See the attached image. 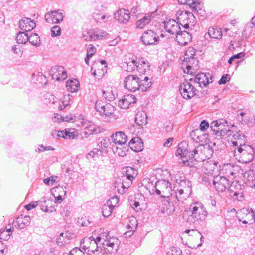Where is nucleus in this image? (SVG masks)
<instances>
[{
  "label": "nucleus",
  "instance_id": "1",
  "mask_svg": "<svg viewBox=\"0 0 255 255\" xmlns=\"http://www.w3.org/2000/svg\"><path fill=\"white\" fill-rule=\"evenodd\" d=\"M175 154L181 157L188 158V159L183 160V164L185 166L192 167L195 166L196 162L204 161L210 158L213 154V150L208 145L200 144L194 146L192 144H188L183 141L178 145Z\"/></svg>",
  "mask_w": 255,
  "mask_h": 255
},
{
  "label": "nucleus",
  "instance_id": "2",
  "mask_svg": "<svg viewBox=\"0 0 255 255\" xmlns=\"http://www.w3.org/2000/svg\"><path fill=\"white\" fill-rule=\"evenodd\" d=\"M190 215L187 219V221L190 224L194 226L200 225L205 220L208 212L204 205L200 202H195L191 204L189 207Z\"/></svg>",
  "mask_w": 255,
  "mask_h": 255
},
{
  "label": "nucleus",
  "instance_id": "3",
  "mask_svg": "<svg viewBox=\"0 0 255 255\" xmlns=\"http://www.w3.org/2000/svg\"><path fill=\"white\" fill-rule=\"evenodd\" d=\"M104 234L103 236H98L96 238L93 237H90V239L91 241L94 242V244H95L97 246V248L95 251H97V248H101V246L105 250L106 252L109 253H116L119 248V240L117 238H111L109 239L107 237V235L106 236V239L103 238Z\"/></svg>",
  "mask_w": 255,
  "mask_h": 255
},
{
  "label": "nucleus",
  "instance_id": "4",
  "mask_svg": "<svg viewBox=\"0 0 255 255\" xmlns=\"http://www.w3.org/2000/svg\"><path fill=\"white\" fill-rule=\"evenodd\" d=\"M233 155L239 162L248 163L253 158L254 151L250 145L244 144L240 147H236L233 151Z\"/></svg>",
  "mask_w": 255,
  "mask_h": 255
},
{
  "label": "nucleus",
  "instance_id": "5",
  "mask_svg": "<svg viewBox=\"0 0 255 255\" xmlns=\"http://www.w3.org/2000/svg\"><path fill=\"white\" fill-rule=\"evenodd\" d=\"M210 128L216 135L220 136L222 138H226L231 130L227 125L226 120L224 119H219L213 121L211 124Z\"/></svg>",
  "mask_w": 255,
  "mask_h": 255
},
{
  "label": "nucleus",
  "instance_id": "6",
  "mask_svg": "<svg viewBox=\"0 0 255 255\" xmlns=\"http://www.w3.org/2000/svg\"><path fill=\"white\" fill-rule=\"evenodd\" d=\"M155 192L161 198H169L172 196L174 191L171 188L170 182L166 180H158L155 185Z\"/></svg>",
  "mask_w": 255,
  "mask_h": 255
},
{
  "label": "nucleus",
  "instance_id": "7",
  "mask_svg": "<svg viewBox=\"0 0 255 255\" xmlns=\"http://www.w3.org/2000/svg\"><path fill=\"white\" fill-rule=\"evenodd\" d=\"M230 146L234 149L240 147L246 143V138L244 135L240 131H234L232 130L226 137Z\"/></svg>",
  "mask_w": 255,
  "mask_h": 255
},
{
  "label": "nucleus",
  "instance_id": "8",
  "mask_svg": "<svg viewBox=\"0 0 255 255\" xmlns=\"http://www.w3.org/2000/svg\"><path fill=\"white\" fill-rule=\"evenodd\" d=\"M192 78H190L189 81L185 80L179 86V90L181 96L184 99H190L194 97L197 94V90L194 86L192 84Z\"/></svg>",
  "mask_w": 255,
  "mask_h": 255
},
{
  "label": "nucleus",
  "instance_id": "9",
  "mask_svg": "<svg viewBox=\"0 0 255 255\" xmlns=\"http://www.w3.org/2000/svg\"><path fill=\"white\" fill-rule=\"evenodd\" d=\"M194 18L192 13L182 11L178 12L177 20L180 25L185 29H188L190 26H194Z\"/></svg>",
  "mask_w": 255,
  "mask_h": 255
},
{
  "label": "nucleus",
  "instance_id": "10",
  "mask_svg": "<svg viewBox=\"0 0 255 255\" xmlns=\"http://www.w3.org/2000/svg\"><path fill=\"white\" fill-rule=\"evenodd\" d=\"M95 110L101 115L110 117L114 114L115 107L109 103H105L101 101H97L95 104Z\"/></svg>",
  "mask_w": 255,
  "mask_h": 255
},
{
  "label": "nucleus",
  "instance_id": "11",
  "mask_svg": "<svg viewBox=\"0 0 255 255\" xmlns=\"http://www.w3.org/2000/svg\"><path fill=\"white\" fill-rule=\"evenodd\" d=\"M134 179V175L127 173V175H123L121 178L118 179L116 181V184L121 185V189L118 188V193L123 194L131 185L133 179Z\"/></svg>",
  "mask_w": 255,
  "mask_h": 255
},
{
  "label": "nucleus",
  "instance_id": "12",
  "mask_svg": "<svg viewBox=\"0 0 255 255\" xmlns=\"http://www.w3.org/2000/svg\"><path fill=\"white\" fill-rule=\"evenodd\" d=\"M139 77L134 75H129L124 79V87L131 92L140 90Z\"/></svg>",
  "mask_w": 255,
  "mask_h": 255
},
{
  "label": "nucleus",
  "instance_id": "13",
  "mask_svg": "<svg viewBox=\"0 0 255 255\" xmlns=\"http://www.w3.org/2000/svg\"><path fill=\"white\" fill-rule=\"evenodd\" d=\"M198 63V61L195 58L184 59L181 65L182 69L184 73L192 75L199 68Z\"/></svg>",
  "mask_w": 255,
  "mask_h": 255
},
{
  "label": "nucleus",
  "instance_id": "14",
  "mask_svg": "<svg viewBox=\"0 0 255 255\" xmlns=\"http://www.w3.org/2000/svg\"><path fill=\"white\" fill-rule=\"evenodd\" d=\"M141 39L143 44L146 45L155 44L159 41V37L156 33L151 30L144 32Z\"/></svg>",
  "mask_w": 255,
  "mask_h": 255
},
{
  "label": "nucleus",
  "instance_id": "15",
  "mask_svg": "<svg viewBox=\"0 0 255 255\" xmlns=\"http://www.w3.org/2000/svg\"><path fill=\"white\" fill-rule=\"evenodd\" d=\"M213 184L217 191L223 192L228 187L229 181L226 177L218 175L214 177Z\"/></svg>",
  "mask_w": 255,
  "mask_h": 255
},
{
  "label": "nucleus",
  "instance_id": "16",
  "mask_svg": "<svg viewBox=\"0 0 255 255\" xmlns=\"http://www.w3.org/2000/svg\"><path fill=\"white\" fill-rule=\"evenodd\" d=\"M50 74L52 79L57 81L63 80L67 76V72L63 66H54L50 71Z\"/></svg>",
  "mask_w": 255,
  "mask_h": 255
},
{
  "label": "nucleus",
  "instance_id": "17",
  "mask_svg": "<svg viewBox=\"0 0 255 255\" xmlns=\"http://www.w3.org/2000/svg\"><path fill=\"white\" fill-rule=\"evenodd\" d=\"M45 21L49 23H57L63 19L62 11L55 10L48 12L45 15Z\"/></svg>",
  "mask_w": 255,
  "mask_h": 255
},
{
  "label": "nucleus",
  "instance_id": "18",
  "mask_svg": "<svg viewBox=\"0 0 255 255\" xmlns=\"http://www.w3.org/2000/svg\"><path fill=\"white\" fill-rule=\"evenodd\" d=\"M164 26L166 31L172 35H176L181 31L180 24L173 19L165 21Z\"/></svg>",
  "mask_w": 255,
  "mask_h": 255
},
{
  "label": "nucleus",
  "instance_id": "19",
  "mask_svg": "<svg viewBox=\"0 0 255 255\" xmlns=\"http://www.w3.org/2000/svg\"><path fill=\"white\" fill-rule=\"evenodd\" d=\"M212 82V76L209 73L205 74L204 73L197 74L193 80V82L195 84H198L200 87H205L210 82Z\"/></svg>",
  "mask_w": 255,
  "mask_h": 255
},
{
  "label": "nucleus",
  "instance_id": "20",
  "mask_svg": "<svg viewBox=\"0 0 255 255\" xmlns=\"http://www.w3.org/2000/svg\"><path fill=\"white\" fill-rule=\"evenodd\" d=\"M130 15L128 10L120 9L115 13V18L121 23L126 24L130 19Z\"/></svg>",
  "mask_w": 255,
  "mask_h": 255
},
{
  "label": "nucleus",
  "instance_id": "21",
  "mask_svg": "<svg viewBox=\"0 0 255 255\" xmlns=\"http://www.w3.org/2000/svg\"><path fill=\"white\" fill-rule=\"evenodd\" d=\"M136 102V98L132 94H128L125 95L123 99L120 100L118 102V105L122 109H127L132 104H134Z\"/></svg>",
  "mask_w": 255,
  "mask_h": 255
},
{
  "label": "nucleus",
  "instance_id": "22",
  "mask_svg": "<svg viewBox=\"0 0 255 255\" xmlns=\"http://www.w3.org/2000/svg\"><path fill=\"white\" fill-rule=\"evenodd\" d=\"M30 223V218L29 216L22 215L18 216L13 222L12 225L16 228L24 229Z\"/></svg>",
  "mask_w": 255,
  "mask_h": 255
},
{
  "label": "nucleus",
  "instance_id": "23",
  "mask_svg": "<svg viewBox=\"0 0 255 255\" xmlns=\"http://www.w3.org/2000/svg\"><path fill=\"white\" fill-rule=\"evenodd\" d=\"M191 40V34L186 31H180V32L176 34V40L180 45H187Z\"/></svg>",
  "mask_w": 255,
  "mask_h": 255
},
{
  "label": "nucleus",
  "instance_id": "24",
  "mask_svg": "<svg viewBox=\"0 0 255 255\" xmlns=\"http://www.w3.org/2000/svg\"><path fill=\"white\" fill-rule=\"evenodd\" d=\"M112 142L114 144H118L122 146H126L127 141V136L122 131L117 132L115 134L111 136Z\"/></svg>",
  "mask_w": 255,
  "mask_h": 255
},
{
  "label": "nucleus",
  "instance_id": "25",
  "mask_svg": "<svg viewBox=\"0 0 255 255\" xmlns=\"http://www.w3.org/2000/svg\"><path fill=\"white\" fill-rule=\"evenodd\" d=\"M36 26L33 20L29 18H24L19 21V27L20 29L25 31H29L32 30Z\"/></svg>",
  "mask_w": 255,
  "mask_h": 255
},
{
  "label": "nucleus",
  "instance_id": "26",
  "mask_svg": "<svg viewBox=\"0 0 255 255\" xmlns=\"http://www.w3.org/2000/svg\"><path fill=\"white\" fill-rule=\"evenodd\" d=\"M128 146L135 152H140L143 149V142L139 137H136L131 139Z\"/></svg>",
  "mask_w": 255,
  "mask_h": 255
},
{
  "label": "nucleus",
  "instance_id": "27",
  "mask_svg": "<svg viewBox=\"0 0 255 255\" xmlns=\"http://www.w3.org/2000/svg\"><path fill=\"white\" fill-rule=\"evenodd\" d=\"M237 119L239 122L244 124L253 123V116L248 111L241 112L237 115Z\"/></svg>",
  "mask_w": 255,
  "mask_h": 255
},
{
  "label": "nucleus",
  "instance_id": "28",
  "mask_svg": "<svg viewBox=\"0 0 255 255\" xmlns=\"http://www.w3.org/2000/svg\"><path fill=\"white\" fill-rule=\"evenodd\" d=\"M175 193V197L179 202H183L188 198L191 193V189L187 187V189H183L182 188H178Z\"/></svg>",
  "mask_w": 255,
  "mask_h": 255
},
{
  "label": "nucleus",
  "instance_id": "29",
  "mask_svg": "<svg viewBox=\"0 0 255 255\" xmlns=\"http://www.w3.org/2000/svg\"><path fill=\"white\" fill-rule=\"evenodd\" d=\"M217 163L214 161H206L203 163L202 170L206 174H212Z\"/></svg>",
  "mask_w": 255,
  "mask_h": 255
},
{
  "label": "nucleus",
  "instance_id": "30",
  "mask_svg": "<svg viewBox=\"0 0 255 255\" xmlns=\"http://www.w3.org/2000/svg\"><path fill=\"white\" fill-rule=\"evenodd\" d=\"M153 17L152 13L146 14L142 18L136 21V25L137 28L140 29L143 28L146 25L151 22Z\"/></svg>",
  "mask_w": 255,
  "mask_h": 255
},
{
  "label": "nucleus",
  "instance_id": "31",
  "mask_svg": "<svg viewBox=\"0 0 255 255\" xmlns=\"http://www.w3.org/2000/svg\"><path fill=\"white\" fill-rule=\"evenodd\" d=\"M175 178L176 182L179 184L178 188H182L183 189H187L188 187L191 189L192 184L191 182L188 180H186L183 175L180 176L176 175Z\"/></svg>",
  "mask_w": 255,
  "mask_h": 255
},
{
  "label": "nucleus",
  "instance_id": "32",
  "mask_svg": "<svg viewBox=\"0 0 255 255\" xmlns=\"http://www.w3.org/2000/svg\"><path fill=\"white\" fill-rule=\"evenodd\" d=\"M128 145L126 143V146H122L118 144H113L112 145V150L114 154L118 155L119 156L124 157L126 155L128 151Z\"/></svg>",
  "mask_w": 255,
  "mask_h": 255
},
{
  "label": "nucleus",
  "instance_id": "33",
  "mask_svg": "<svg viewBox=\"0 0 255 255\" xmlns=\"http://www.w3.org/2000/svg\"><path fill=\"white\" fill-rule=\"evenodd\" d=\"M207 35L211 38L220 39L222 38V33L217 28L210 27L208 29V32L205 34L206 38Z\"/></svg>",
  "mask_w": 255,
  "mask_h": 255
},
{
  "label": "nucleus",
  "instance_id": "34",
  "mask_svg": "<svg viewBox=\"0 0 255 255\" xmlns=\"http://www.w3.org/2000/svg\"><path fill=\"white\" fill-rule=\"evenodd\" d=\"M149 64L147 61L144 60L143 58H141L137 62V70L142 74L149 70Z\"/></svg>",
  "mask_w": 255,
  "mask_h": 255
},
{
  "label": "nucleus",
  "instance_id": "35",
  "mask_svg": "<svg viewBox=\"0 0 255 255\" xmlns=\"http://www.w3.org/2000/svg\"><path fill=\"white\" fill-rule=\"evenodd\" d=\"M135 122L140 126L145 125L147 123L146 113L143 111H139L135 117Z\"/></svg>",
  "mask_w": 255,
  "mask_h": 255
},
{
  "label": "nucleus",
  "instance_id": "36",
  "mask_svg": "<svg viewBox=\"0 0 255 255\" xmlns=\"http://www.w3.org/2000/svg\"><path fill=\"white\" fill-rule=\"evenodd\" d=\"M66 87L69 91L75 92L78 90L79 82L76 79L69 80L66 82Z\"/></svg>",
  "mask_w": 255,
  "mask_h": 255
},
{
  "label": "nucleus",
  "instance_id": "37",
  "mask_svg": "<svg viewBox=\"0 0 255 255\" xmlns=\"http://www.w3.org/2000/svg\"><path fill=\"white\" fill-rule=\"evenodd\" d=\"M139 84H140V90L142 91H145L151 86L152 82L147 76L142 77V76H140Z\"/></svg>",
  "mask_w": 255,
  "mask_h": 255
},
{
  "label": "nucleus",
  "instance_id": "38",
  "mask_svg": "<svg viewBox=\"0 0 255 255\" xmlns=\"http://www.w3.org/2000/svg\"><path fill=\"white\" fill-rule=\"evenodd\" d=\"M81 124L85 129L86 131L84 132V134L86 135H90L95 131L96 127L95 126L89 122H81Z\"/></svg>",
  "mask_w": 255,
  "mask_h": 255
},
{
  "label": "nucleus",
  "instance_id": "39",
  "mask_svg": "<svg viewBox=\"0 0 255 255\" xmlns=\"http://www.w3.org/2000/svg\"><path fill=\"white\" fill-rule=\"evenodd\" d=\"M28 41L36 47L40 46L41 45L40 37L36 33L31 34L29 36L28 35Z\"/></svg>",
  "mask_w": 255,
  "mask_h": 255
},
{
  "label": "nucleus",
  "instance_id": "40",
  "mask_svg": "<svg viewBox=\"0 0 255 255\" xmlns=\"http://www.w3.org/2000/svg\"><path fill=\"white\" fill-rule=\"evenodd\" d=\"M16 41L18 44H25L28 41V34L23 32H19L17 34Z\"/></svg>",
  "mask_w": 255,
  "mask_h": 255
},
{
  "label": "nucleus",
  "instance_id": "41",
  "mask_svg": "<svg viewBox=\"0 0 255 255\" xmlns=\"http://www.w3.org/2000/svg\"><path fill=\"white\" fill-rule=\"evenodd\" d=\"M109 203L105 204L102 208V214L104 217H109L111 214L112 210L114 208L109 205Z\"/></svg>",
  "mask_w": 255,
  "mask_h": 255
},
{
  "label": "nucleus",
  "instance_id": "42",
  "mask_svg": "<svg viewBox=\"0 0 255 255\" xmlns=\"http://www.w3.org/2000/svg\"><path fill=\"white\" fill-rule=\"evenodd\" d=\"M110 144V140L107 138L103 139L101 142L100 146L101 148L100 149L102 151V153H106L107 152V149Z\"/></svg>",
  "mask_w": 255,
  "mask_h": 255
},
{
  "label": "nucleus",
  "instance_id": "43",
  "mask_svg": "<svg viewBox=\"0 0 255 255\" xmlns=\"http://www.w3.org/2000/svg\"><path fill=\"white\" fill-rule=\"evenodd\" d=\"M129 223L126 226L128 229L135 230L136 229L138 225L137 220L134 217H131L129 219Z\"/></svg>",
  "mask_w": 255,
  "mask_h": 255
},
{
  "label": "nucleus",
  "instance_id": "44",
  "mask_svg": "<svg viewBox=\"0 0 255 255\" xmlns=\"http://www.w3.org/2000/svg\"><path fill=\"white\" fill-rule=\"evenodd\" d=\"M94 31L89 30L85 31L83 34V38L86 41H94Z\"/></svg>",
  "mask_w": 255,
  "mask_h": 255
},
{
  "label": "nucleus",
  "instance_id": "45",
  "mask_svg": "<svg viewBox=\"0 0 255 255\" xmlns=\"http://www.w3.org/2000/svg\"><path fill=\"white\" fill-rule=\"evenodd\" d=\"M43 101L47 104L48 103L54 104L56 102L55 96L50 93H46L44 95V99H43Z\"/></svg>",
  "mask_w": 255,
  "mask_h": 255
},
{
  "label": "nucleus",
  "instance_id": "46",
  "mask_svg": "<svg viewBox=\"0 0 255 255\" xmlns=\"http://www.w3.org/2000/svg\"><path fill=\"white\" fill-rule=\"evenodd\" d=\"M106 64V61L105 60H101L99 61L98 62H95L92 65L91 67V70H93L94 69V72H93V74L94 75H97V73H98L99 74H101V73L99 71V69L96 70V68L101 65L102 66H103L104 65H105Z\"/></svg>",
  "mask_w": 255,
  "mask_h": 255
},
{
  "label": "nucleus",
  "instance_id": "47",
  "mask_svg": "<svg viewBox=\"0 0 255 255\" xmlns=\"http://www.w3.org/2000/svg\"><path fill=\"white\" fill-rule=\"evenodd\" d=\"M103 96L108 101H112L115 98V95L114 94L112 90L107 89L106 91H103Z\"/></svg>",
  "mask_w": 255,
  "mask_h": 255
},
{
  "label": "nucleus",
  "instance_id": "48",
  "mask_svg": "<svg viewBox=\"0 0 255 255\" xmlns=\"http://www.w3.org/2000/svg\"><path fill=\"white\" fill-rule=\"evenodd\" d=\"M179 3L181 4H186L189 5L190 7H193L196 10V0H178Z\"/></svg>",
  "mask_w": 255,
  "mask_h": 255
},
{
  "label": "nucleus",
  "instance_id": "49",
  "mask_svg": "<svg viewBox=\"0 0 255 255\" xmlns=\"http://www.w3.org/2000/svg\"><path fill=\"white\" fill-rule=\"evenodd\" d=\"M126 64L127 66V70L128 71H132L136 68L137 69V62L135 60H129L127 62Z\"/></svg>",
  "mask_w": 255,
  "mask_h": 255
},
{
  "label": "nucleus",
  "instance_id": "50",
  "mask_svg": "<svg viewBox=\"0 0 255 255\" xmlns=\"http://www.w3.org/2000/svg\"><path fill=\"white\" fill-rule=\"evenodd\" d=\"M195 54V50L193 47H189L185 51L184 55V59H188L190 58H195L194 56Z\"/></svg>",
  "mask_w": 255,
  "mask_h": 255
},
{
  "label": "nucleus",
  "instance_id": "51",
  "mask_svg": "<svg viewBox=\"0 0 255 255\" xmlns=\"http://www.w3.org/2000/svg\"><path fill=\"white\" fill-rule=\"evenodd\" d=\"M57 176H51L48 178H45L43 180V182L48 185H53L54 184L57 182V179H58Z\"/></svg>",
  "mask_w": 255,
  "mask_h": 255
},
{
  "label": "nucleus",
  "instance_id": "52",
  "mask_svg": "<svg viewBox=\"0 0 255 255\" xmlns=\"http://www.w3.org/2000/svg\"><path fill=\"white\" fill-rule=\"evenodd\" d=\"M107 33L103 31L98 30L97 31H94V41L97 40H102L106 37Z\"/></svg>",
  "mask_w": 255,
  "mask_h": 255
},
{
  "label": "nucleus",
  "instance_id": "53",
  "mask_svg": "<svg viewBox=\"0 0 255 255\" xmlns=\"http://www.w3.org/2000/svg\"><path fill=\"white\" fill-rule=\"evenodd\" d=\"M255 171L252 169H249L246 171L244 173V176L247 178L248 180H253L254 178H255Z\"/></svg>",
  "mask_w": 255,
  "mask_h": 255
},
{
  "label": "nucleus",
  "instance_id": "54",
  "mask_svg": "<svg viewBox=\"0 0 255 255\" xmlns=\"http://www.w3.org/2000/svg\"><path fill=\"white\" fill-rule=\"evenodd\" d=\"M70 120V118L69 117H66L65 118H64L58 114H55L53 117H52V120L54 122H60L63 121H69Z\"/></svg>",
  "mask_w": 255,
  "mask_h": 255
},
{
  "label": "nucleus",
  "instance_id": "55",
  "mask_svg": "<svg viewBox=\"0 0 255 255\" xmlns=\"http://www.w3.org/2000/svg\"><path fill=\"white\" fill-rule=\"evenodd\" d=\"M61 29L59 26H54L51 28V35L52 37L59 36L61 34Z\"/></svg>",
  "mask_w": 255,
  "mask_h": 255
},
{
  "label": "nucleus",
  "instance_id": "56",
  "mask_svg": "<svg viewBox=\"0 0 255 255\" xmlns=\"http://www.w3.org/2000/svg\"><path fill=\"white\" fill-rule=\"evenodd\" d=\"M66 241L64 237V233H61L59 236L57 237L56 243L59 246H64L66 243Z\"/></svg>",
  "mask_w": 255,
  "mask_h": 255
},
{
  "label": "nucleus",
  "instance_id": "57",
  "mask_svg": "<svg viewBox=\"0 0 255 255\" xmlns=\"http://www.w3.org/2000/svg\"><path fill=\"white\" fill-rule=\"evenodd\" d=\"M71 129H66L65 130V139H73L77 136V135L74 132L71 131Z\"/></svg>",
  "mask_w": 255,
  "mask_h": 255
},
{
  "label": "nucleus",
  "instance_id": "58",
  "mask_svg": "<svg viewBox=\"0 0 255 255\" xmlns=\"http://www.w3.org/2000/svg\"><path fill=\"white\" fill-rule=\"evenodd\" d=\"M119 198L117 196H113L112 198H111L110 199L108 200L106 203H109V205H110L111 207L114 208L116 204H117L119 202Z\"/></svg>",
  "mask_w": 255,
  "mask_h": 255
},
{
  "label": "nucleus",
  "instance_id": "59",
  "mask_svg": "<svg viewBox=\"0 0 255 255\" xmlns=\"http://www.w3.org/2000/svg\"><path fill=\"white\" fill-rule=\"evenodd\" d=\"M96 48L91 44L89 45L87 49V55L88 57H92L96 52Z\"/></svg>",
  "mask_w": 255,
  "mask_h": 255
},
{
  "label": "nucleus",
  "instance_id": "60",
  "mask_svg": "<svg viewBox=\"0 0 255 255\" xmlns=\"http://www.w3.org/2000/svg\"><path fill=\"white\" fill-rule=\"evenodd\" d=\"M69 255H85V253L79 248H75L70 252Z\"/></svg>",
  "mask_w": 255,
  "mask_h": 255
},
{
  "label": "nucleus",
  "instance_id": "61",
  "mask_svg": "<svg viewBox=\"0 0 255 255\" xmlns=\"http://www.w3.org/2000/svg\"><path fill=\"white\" fill-rule=\"evenodd\" d=\"M209 127V125L208 122L206 120H203L201 121L200 124V130L202 131H205Z\"/></svg>",
  "mask_w": 255,
  "mask_h": 255
},
{
  "label": "nucleus",
  "instance_id": "62",
  "mask_svg": "<svg viewBox=\"0 0 255 255\" xmlns=\"http://www.w3.org/2000/svg\"><path fill=\"white\" fill-rule=\"evenodd\" d=\"M10 235V233L5 232V230L2 231L0 230V239L7 241L9 239Z\"/></svg>",
  "mask_w": 255,
  "mask_h": 255
},
{
  "label": "nucleus",
  "instance_id": "63",
  "mask_svg": "<svg viewBox=\"0 0 255 255\" xmlns=\"http://www.w3.org/2000/svg\"><path fill=\"white\" fill-rule=\"evenodd\" d=\"M101 154H102L101 150L100 149L95 148L89 153L88 156L94 158L96 156H99Z\"/></svg>",
  "mask_w": 255,
  "mask_h": 255
},
{
  "label": "nucleus",
  "instance_id": "64",
  "mask_svg": "<svg viewBox=\"0 0 255 255\" xmlns=\"http://www.w3.org/2000/svg\"><path fill=\"white\" fill-rule=\"evenodd\" d=\"M172 255H182V251L177 247H173L170 251Z\"/></svg>",
  "mask_w": 255,
  "mask_h": 255
}]
</instances>
